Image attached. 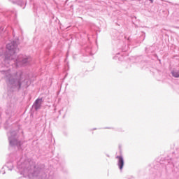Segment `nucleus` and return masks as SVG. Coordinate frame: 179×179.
<instances>
[{"label":"nucleus","mask_w":179,"mask_h":179,"mask_svg":"<svg viewBox=\"0 0 179 179\" xmlns=\"http://www.w3.org/2000/svg\"><path fill=\"white\" fill-rule=\"evenodd\" d=\"M17 169L23 176L20 179H59V176L47 169L44 164L36 165L31 159L20 158L17 162Z\"/></svg>","instance_id":"nucleus-1"},{"label":"nucleus","mask_w":179,"mask_h":179,"mask_svg":"<svg viewBox=\"0 0 179 179\" xmlns=\"http://www.w3.org/2000/svg\"><path fill=\"white\" fill-rule=\"evenodd\" d=\"M23 82H24V80L22 71H18L13 74H6V83L10 92H15V89L20 92L22 90Z\"/></svg>","instance_id":"nucleus-2"},{"label":"nucleus","mask_w":179,"mask_h":179,"mask_svg":"<svg viewBox=\"0 0 179 179\" xmlns=\"http://www.w3.org/2000/svg\"><path fill=\"white\" fill-rule=\"evenodd\" d=\"M111 38L114 41V44L117 46V50H119L120 52H127L129 50L128 45L124 42V36L121 35L120 31L117 29H113L111 33Z\"/></svg>","instance_id":"nucleus-3"},{"label":"nucleus","mask_w":179,"mask_h":179,"mask_svg":"<svg viewBox=\"0 0 179 179\" xmlns=\"http://www.w3.org/2000/svg\"><path fill=\"white\" fill-rule=\"evenodd\" d=\"M7 136L9 142V145L11 148H17L20 149L23 145L22 141L19 139V132L17 130H13L7 133Z\"/></svg>","instance_id":"nucleus-4"},{"label":"nucleus","mask_w":179,"mask_h":179,"mask_svg":"<svg viewBox=\"0 0 179 179\" xmlns=\"http://www.w3.org/2000/svg\"><path fill=\"white\" fill-rule=\"evenodd\" d=\"M16 48H17L16 41H13L11 43L6 45L7 50L4 54L5 61H10V59H13L12 57L16 54Z\"/></svg>","instance_id":"nucleus-5"},{"label":"nucleus","mask_w":179,"mask_h":179,"mask_svg":"<svg viewBox=\"0 0 179 179\" xmlns=\"http://www.w3.org/2000/svg\"><path fill=\"white\" fill-rule=\"evenodd\" d=\"M83 52H85L83 57V62H90V57L93 55V48H92V44H89L87 46L85 47L84 49L82 50Z\"/></svg>","instance_id":"nucleus-6"},{"label":"nucleus","mask_w":179,"mask_h":179,"mask_svg":"<svg viewBox=\"0 0 179 179\" xmlns=\"http://www.w3.org/2000/svg\"><path fill=\"white\" fill-rule=\"evenodd\" d=\"M28 62H30V57H26L23 59H19L17 57L15 61V65L17 66V68H19V66H22V65H24L25 64H28Z\"/></svg>","instance_id":"nucleus-7"},{"label":"nucleus","mask_w":179,"mask_h":179,"mask_svg":"<svg viewBox=\"0 0 179 179\" xmlns=\"http://www.w3.org/2000/svg\"><path fill=\"white\" fill-rule=\"evenodd\" d=\"M6 115H7L8 118H12V117L15 115V106H13V105L10 104L7 106Z\"/></svg>","instance_id":"nucleus-8"},{"label":"nucleus","mask_w":179,"mask_h":179,"mask_svg":"<svg viewBox=\"0 0 179 179\" xmlns=\"http://www.w3.org/2000/svg\"><path fill=\"white\" fill-rule=\"evenodd\" d=\"M116 159H117V166L119 167V169L120 171H122V169H124V165L125 164V161L124 160V157H122V155H117L115 157Z\"/></svg>","instance_id":"nucleus-9"},{"label":"nucleus","mask_w":179,"mask_h":179,"mask_svg":"<svg viewBox=\"0 0 179 179\" xmlns=\"http://www.w3.org/2000/svg\"><path fill=\"white\" fill-rule=\"evenodd\" d=\"M10 1L14 5H18V6H20L22 9H24L26 5H27V0H10Z\"/></svg>","instance_id":"nucleus-10"},{"label":"nucleus","mask_w":179,"mask_h":179,"mask_svg":"<svg viewBox=\"0 0 179 179\" xmlns=\"http://www.w3.org/2000/svg\"><path fill=\"white\" fill-rule=\"evenodd\" d=\"M42 104H43V98H38L34 102L32 107H34L35 111H38V110H40V108H41Z\"/></svg>","instance_id":"nucleus-11"},{"label":"nucleus","mask_w":179,"mask_h":179,"mask_svg":"<svg viewBox=\"0 0 179 179\" xmlns=\"http://www.w3.org/2000/svg\"><path fill=\"white\" fill-rule=\"evenodd\" d=\"M3 169H7L8 171H12V170H13V161L7 162L5 166H3Z\"/></svg>","instance_id":"nucleus-12"},{"label":"nucleus","mask_w":179,"mask_h":179,"mask_svg":"<svg viewBox=\"0 0 179 179\" xmlns=\"http://www.w3.org/2000/svg\"><path fill=\"white\" fill-rule=\"evenodd\" d=\"M155 50H156L155 46H148L145 48V52H147V54H152V52H155Z\"/></svg>","instance_id":"nucleus-13"},{"label":"nucleus","mask_w":179,"mask_h":179,"mask_svg":"<svg viewBox=\"0 0 179 179\" xmlns=\"http://www.w3.org/2000/svg\"><path fill=\"white\" fill-rule=\"evenodd\" d=\"M59 170L64 173H68V169H66V166H65V164H60Z\"/></svg>","instance_id":"nucleus-14"},{"label":"nucleus","mask_w":179,"mask_h":179,"mask_svg":"<svg viewBox=\"0 0 179 179\" xmlns=\"http://www.w3.org/2000/svg\"><path fill=\"white\" fill-rule=\"evenodd\" d=\"M172 76L173 78H179V71L178 70H172L171 72Z\"/></svg>","instance_id":"nucleus-15"},{"label":"nucleus","mask_w":179,"mask_h":179,"mask_svg":"<svg viewBox=\"0 0 179 179\" xmlns=\"http://www.w3.org/2000/svg\"><path fill=\"white\" fill-rule=\"evenodd\" d=\"M120 54H121V52H118L117 53H116V55L113 57V59H117V58H118L120 59V57H118Z\"/></svg>","instance_id":"nucleus-16"},{"label":"nucleus","mask_w":179,"mask_h":179,"mask_svg":"<svg viewBox=\"0 0 179 179\" xmlns=\"http://www.w3.org/2000/svg\"><path fill=\"white\" fill-rule=\"evenodd\" d=\"M5 170H6V169H3V167H2V169L0 171V173H2L3 175L6 174V172L5 171Z\"/></svg>","instance_id":"nucleus-17"},{"label":"nucleus","mask_w":179,"mask_h":179,"mask_svg":"<svg viewBox=\"0 0 179 179\" xmlns=\"http://www.w3.org/2000/svg\"><path fill=\"white\" fill-rule=\"evenodd\" d=\"M141 37L143 38V41L145 40V38L146 37V33L143 31V35L141 36Z\"/></svg>","instance_id":"nucleus-18"},{"label":"nucleus","mask_w":179,"mask_h":179,"mask_svg":"<svg viewBox=\"0 0 179 179\" xmlns=\"http://www.w3.org/2000/svg\"><path fill=\"white\" fill-rule=\"evenodd\" d=\"M127 179H134V176H127L126 177Z\"/></svg>","instance_id":"nucleus-19"},{"label":"nucleus","mask_w":179,"mask_h":179,"mask_svg":"<svg viewBox=\"0 0 179 179\" xmlns=\"http://www.w3.org/2000/svg\"><path fill=\"white\" fill-rule=\"evenodd\" d=\"M131 36H129L127 38L128 43H131Z\"/></svg>","instance_id":"nucleus-20"},{"label":"nucleus","mask_w":179,"mask_h":179,"mask_svg":"<svg viewBox=\"0 0 179 179\" xmlns=\"http://www.w3.org/2000/svg\"><path fill=\"white\" fill-rule=\"evenodd\" d=\"M102 129H113L112 127H104V128H102Z\"/></svg>","instance_id":"nucleus-21"},{"label":"nucleus","mask_w":179,"mask_h":179,"mask_svg":"<svg viewBox=\"0 0 179 179\" xmlns=\"http://www.w3.org/2000/svg\"><path fill=\"white\" fill-rule=\"evenodd\" d=\"M37 9H36V5L34 4V11L36 12Z\"/></svg>","instance_id":"nucleus-22"},{"label":"nucleus","mask_w":179,"mask_h":179,"mask_svg":"<svg viewBox=\"0 0 179 179\" xmlns=\"http://www.w3.org/2000/svg\"><path fill=\"white\" fill-rule=\"evenodd\" d=\"M148 1H150V3H153L155 0H148Z\"/></svg>","instance_id":"nucleus-23"},{"label":"nucleus","mask_w":179,"mask_h":179,"mask_svg":"<svg viewBox=\"0 0 179 179\" xmlns=\"http://www.w3.org/2000/svg\"><path fill=\"white\" fill-rule=\"evenodd\" d=\"M96 129H97V128H93L92 131H96Z\"/></svg>","instance_id":"nucleus-24"},{"label":"nucleus","mask_w":179,"mask_h":179,"mask_svg":"<svg viewBox=\"0 0 179 179\" xmlns=\"http://www.w3.org/2000/svg\"><path fill=\"white\" fill-rule=\"evenodd\" d=\"M64 134L66 136L68 135V134L66 132H64Z\"/></svg>","instance_id":"nucleus-25"},{"label":"nucleus","mask_w":179,"mask_h":179,"mask_svg":"<svg viewBox=\"0 0 179 179\" xmlns=\"http://www.w3.org/2000/svg\"><path fill=\"white\" fill-rule=\"evenodd\" d=\"M157 59H158V61H159V62H160V61H161V60H160V59H159V58H157Z\"/></svg>","instance_id":"nucleus-26"},{"label":"nucleus","mask_w":179,"mask_h":179,"mask_svg":"<svg viewBox=\"0 0 179 179\" xmlns=\"http://www.w3.org/2000/svg\"><path fill=\"white\" fill-rule=\"evenodd\" d=\"M107 157H110V155H107Z\"/></svg>","instance_id":"nucleus-27"},{"label":"nucleus","mask_w":179,"mask_h":179,"mask_svg":"<svg viewBox=\"0 0 179 179\" xmlns=\"http://www.w3.org/2000/svg\"><path fill=\"white\" fill-rule=\"evenodd\" d=\"M122 57H124V55L121 54Z\"/></svg>","instance_id":"nucleus-28"},{"label":"nucleus","mask_w":179,"mask_h":179,"mask_svg":"<svg viewBox=\"0 0 179 179\" xmlns=\"http://www.w3.org/2000/svg\"><path fill=\"white\" fill-rule=\"evenodd\" d=\"M120 154L122 153V151H121V150H120Z\"/></svg>","instance_id":"nucleus-29"},{"label":"nucleus","mask_w":179,"mask_h":179,"mask_svg":"<svg viewBox=\"0 0 179 179\" xmlns=\"http://www.w3.org/2000/svg\"><path fill=\"white\" fill-rule=\"evenodd\" d=\"M156 57H157V55H156Z\"/></svg>","instance_id":"nucleus-30"},{"label":"nucleus","mask_w":179,"mask_h":179,"mask_svg":"<svg viewBox=\"0 0 179 179\" xmlns=\"http://www.w3.org/2000/svg\"><path fill=\"white\" fill-rule=\"evenodd\" d=\"M0 117H1V114H0Z\"/></svg>","instance_id":"nucleus-31"}]
</instances>
